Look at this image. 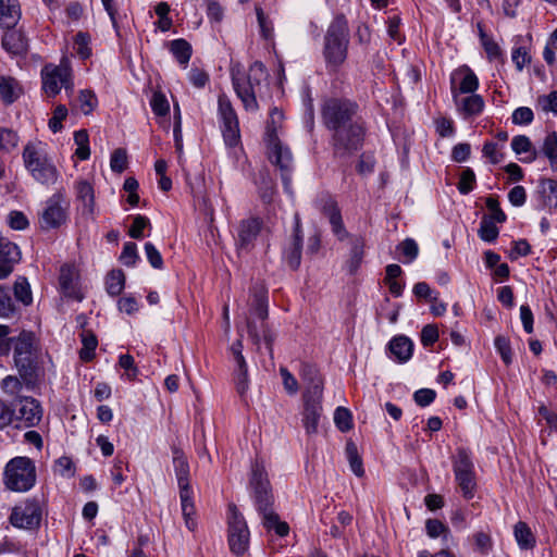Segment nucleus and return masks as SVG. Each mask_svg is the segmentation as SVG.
<instances>
[{
  "label": "nucleus",
  "mask_w": 557,
  "mask_h": 557,
  "mask_svg": "<svg viewBox=\"0 0 557 557\" xmlns=\"http://www.w3.org/2000/svg\"><path fill=\"white\" fill-rule=\"evenodd\" d=\"M54 471L62 476H73L74 475V463L70 457L63 456L60 457L54 465Z\"/></svg>",
  "instance_id": "obj_63"
},
{
  "label": "nucleus",
  "mask_w": 557,
  "mask_h": 557,
  "mask_svg": "<svg viewBox=\"0 0 557 557\" xmlns=\"http://www.w3.org/2000/svg\"><path fill=\"white\" fill-rule=\"evenodd\" d=\"M284 389L289 395H296L299 391V385L296 377L284 367L280 368Z\"/></svg>",
  "instance_id": "obj_55"
},
{
  "label": "nucleus",
  "mask_w": 557,
  "mask_h": 557,
  "mask_svg": "<svg viewBox=\"0 0 557 557\" xmlns=\"http://www.w3.org/2000/svg\"><path fill=\"white\" fill-rule=\"evenodd\" d=\"M22 89L17 81L11 76H0V98L4 104L13 103Z\"/></svg>",
  "instance_id": "obj_30"
},
{
  "label": "nucleus",
  "mask_w": 557,
  "mask_h": 557,
  "mask_svg": "<svg viewBox=\"0 0 557 557\" xmlns=\"http://www.w3.org/2000/svg\"><path fill=\"white\" fill-rule=\"evenodd\" d=\"M512 62L516 65V69L521 72L525 65L531 63V55L528 52L525 47H516L512 49L511 53Z\"/></svg>",
  "instance_id": "obj_51"
},
{
  "label": "nucleus",
  "mask_w": 557,
  "mask_h": 557,
  "mask_svg": "<svg viewBox=\"0 0 557 557\" xmlns=\"http://www.w3.org/2000/svg\"><path fill=\"white\" fill-rule=\"evenodd\" d=\"M70 202L61 194L57 193L49 197L39 213V225L42 230L49 231L64 225L69 219Z\"/></svg>",
  "instance_id": "obj_12"
},
{
  "label": "nucleus",
  "mask_w": 557,
  "mask_h": 557,
  "mask_svg": "<svg viewBox=\"0 0 557 557\" xmlns=\"http://www.w3.org/2000/svg\"><path fill=\"white\" fill-rule=\"evenodd\" d=\"M74 44H75V50L81 58L87 59L90 57V54H91V49L89 47L90 37L88 34L79 32L75 36Z\"/></svg>",
  "instance_id": "obj_49"
},
{
  "label": "nucleus",
  "mask_w": 557,
  "mask_h": 557,
  "mask_svg": "<svg viewBox=\"0 0 557 557\" xmlns=\"http://www.w3.org/2000/svg\"><path fill=\"white\" fill-rule=\"evenodd\" d=\"M513 535L521 549H532L535 546V537L525 522L519 521L515 524Z\"/></svg>",
  "instance_id": "obj_32"
},
{
  "label": "nucleus",
  "mask_w": 557,
  "mask_h": 557,
  "mask_svg": "<svg viewBox=\"0 0 557 557\" xmlns=\"http://www.w3.org/2000/svg\"><path fill=\"white\" fill-rule=\"evenodd\" d=\"M14 312V301L9 288L0 285V317L8 318Z\"/></svg>",
  "instance_id": "obj_46"
},
{
  "label": "nucleus",
  "mask_w": 557,
  "mask_h": 557,
  "mask_svg": "<svg viewBox=\"0 0 557 557\" xmlns=\"http://www.w3.org/2000/svg\"><path fill=\"white\" fill-rule=\"evenodd\" d=\"M66 116H67L66 107L63 104L58 106L53 111V115L49 120V123H48L49 128L53 133H58L62 128V121L65 120Z\"/></svg>",
  "instance_id": "obj_57"
},
{
  "label": "nucleus",
  "mask_w": 557,
  "mask_h": 557,
  "mask_svg": "<svg viewBox=\"0 0 557 557\" xmlns=\"http://www.w3.org/2000/svg\"><path fill=\"white\" fill-rule=\"evenodd\" d=\"M2 47L11 54H22L27 50V39L20 30H11L4 34Z\"/></svg>",
  "instance_id": "obj_28"
},
{
  "label": "nucleus",
  "mask_w": 557,
  "mask_h": 557,
  "mask_svg": "<svg viewBox=\"0 0 557 557\" xmlns=\"http://www.w3.org/2000/svg\"><path fill=\"white\" fill-rule=\"evenodd\" d=\"M455 481L465 499H472L476 493L478 483L474 465L470 451L459 448L453 458Z\"/></svg>",
  "instance_id": "obj_8"
},
{
  "label": "nucleus",
  "mask_w": 557,
  "mask_h": 557,
  "mask_svg": "<svg viewBox=\"0 0 557 557\" xmlns=\"http://www.w3.org/2000/svg\"><path fill=\"white\" fill-rule=\"evenodd\" d=\"M21 17L17 0H0V27L12 28Z\"/></svg>",
  "instance_id": "obj_26"
},
{
  "label": "nucleus",
  "mask_w": 557,
  "mask_h": 557,
  "mask_svg": "<svg viewBox=\"0 0 557 557\" xmlns=\"http://www.w3.org/2000/svg\"><path fill=\"white\" fill-rule=\"evenodd\" d=\"M249 485L253 492L256 506L274 502L265 465L260 459H256L251 465Z\"/></svg>",
  "instance_id": "obj_15"
},
{
  "label": "nucleus",
  "mask_w": 557,
  "mask_h": 557,
  "mask_svg": "<svg viewBox=\"0 0 557 557\" xmlns=\"http://www.w3.org/2000/svg\"><path fill=\"white\" fill-rule=\"evenodd\" d=\"M283 117V113L278 109H273L270 114L271 122L267 127V146L269 159L272 163L277 165L282 171V178L287 185V173L292 165V154L288 148L284 147L276 135V128L274 125L278 123Z\"/></svg>",
  "instance_id": "obj_6"
},
{
  "label": "nucleus",
  "mask_w": 557,
  "mask_h": 557,
  "mask_svg": "<svg viewBox=\"0 0 557 557\" xmlns=\"http://www.w3.org/2000/svg\"><path fill=\"white\" fill-rule=\"evenodd\" d=\"M389 349L400 362H405L412 356L413 344L406 336H397L391 341Z\"/></svg>",
  "instance_id": "obj_31"
},
{
  "label": "nucleus",
  "mask_w": 557,
  "mask_h": 557,
  "mask_svg": "<svg viewBox=\"0 0 557 557\" xmlns=\"http://www.w3.org/2000/svg\"><path fill=\"white\" fill-rule=\"evenodd\" d=\"M400 259L404 262H412L418 253H419V247L414 239L412 238H406L400 244H398L396 248Z\"/></svg>",
  "instance_id": "obj_38"
},
{
  "label": "nucleus",
  "mask_w": 557,
  "mask_h": 557,
  "mask_svg": "<svg viewBox=\"0 0 557 557\" xmlns=\"http://www.w3.org/2000/svg\"><path fill=\"white\" fill-rule=\"evenodd\" d=\"M262 222L258 218H249L240 222L238 227L237 247L249 250L261 231Z\"/></svg>",
  "instance_id": "obj_22"
},
{
  "label": "nucleus",
  "mask_w": 557,
  "mask_h": 557,
  "mask_svg": "<svg viewBox=\"0 0 557 557\" xmlns=\"http://www.w3.org/2000/svg\"><path fill=\"white\" fill-rule=\"evenodd\" d=\"M300 376L306 383L304 393L302 425L308 435L318 433L322 416L323 380L317 368L309 363L301 364Z\"/></svg>",
  "instance_id": "obj_1"
},
{
  "label": "nucleus",
  "mask_w": 557,
  "mask_h": 557,
  "mask_svg": "<svg viewBox=\"0 0 557 557\" xmlns=\"http://www.w3.org/2000/svg\"><path fill=\"white\" fill-rule=\"evenodd\" d=\"M357 106L349 100L329 99L324 102L322 116L324 124L335 132L346 125L358 122L355 120Z\"/></svg>",
  "instance_id": "obj_10"
},
{
  "label": "nucleus",
  "mask_w": 557,
  "mask_h": 557,
  "mask_svg": "<svg viewBox=\"0 0 557 557\" xmlns=\"http://www.w3.org/2000/svg\"><path fill=\"white\" fill-rule=\"evenodd\" d=\"M74 141L77 145L75 154L81 160H87L90 156L88 133L85 129L75 132Z\"/></svg>",
  "instance_id": "obj_42"
},
{
  "label": "nucleus",
  "mask_w": 557,
  "mask_h": 557,
  "mask_svg": "<svg viewBox=\"0 0 557 557\" xmlns=\"http://www.w3.org/2000/svg\"><path fill=\"white\" fill-rule=\"evenodd\" d=\"M150 106L154 114L159 116H165L170 112L169 101L166 100L165 96L160 91L153 92L152 98L150 100Z\"/></svg>",
  "instance_id": "obj_48"
},
{
  "label": "nucleus",
  "mask_w": 557,
  "mask_h": 557,
  "mask_svg": "<svg viewBox=\"0 0 557 557\" xmlns=\"http://www.w3.org/2000/svg\"><path fill=\"white\" fill-rule=\"evenodd\" d=\"M219 114L222 122L238 120L235 110L226 95L219 96Z\"/></svg>",
  "instance_id": "obj_45"
},
{
  "label": "nucleus",
  "mask_w": 557,
  "mask_h": 557,
  "mask_svg": "<svg viewBox=\"0 0 557 557\" xmlns=\"http://www.w3.org/2000/svg\"><path fill=\"white\" fill-rule=\"evenodd\" d=\"M251 306L252 314L258 318L261 323L258 325L251 318L247 319L249 337L256 345H259L261 337L270 344L271 338L269 335L268 324L265 323V320L268 319V289L261 283L256 284L252 288Z\"/></svg>",
  "instance_id": "obj_7"
},
{
  "label": "nucleus",
  "mask_w": 557,
  "mask_h": 557,
  "mask_svg": "<svg viewBox=\"0 0 557 557\" xmlns=\"http://www.w3.org/2000/svg\"><path fill=\"white\" fill-rule=\"evenodd\" d=\"M364 129L360 122H355L333 132L334 152L346 157L361 147Z\"/></svg>",
  "instance_id": "obj_13"
},
{
  "label": "nucleus",
  "mask_w": 557,
  "mask_h": 557,
  "mask_svg": "<svg viewBox=\"0 0 557 557\" xmlns=\"http://www.w3.org/2000/svg\"><path fill=\"white\" fill-rule=\"evenodd\" d=\"M5 485L15 492L28 491L36 481L35 466L27 457H15L5 466Z\"/></svg>",
  "instance_id": "obj_9"
},
{
  "label": "nucleus",
  "mask_w": 557,
  "mask_h": 557,
  "mask_svg": "<svg viewBox=\"0 0 557 557\" xmlns=\"http://www.w3.org/2000/svg\"><path fill=\"white\" fill-rule=\"evenodd\" d=\"M334 422L342 432L349 431L352 428L350 411L344 407H338L334 413Z\"/></svg>",
  "instance_id": "obj_47"
},
{
  "label": "nucleus",
  "mask_w": 557,
  "mask_h": 557,
  "mask_svg": "<svg viewBox=\"0 0 557 557\" xmlns=\"http://www.w3.org/2000/svg\"><path fill=\"white\" fill-rule=\"evenodd\" d=\"M228 545L232 553L243 555L249 547L250 532L244 516L234 504L228 505Z\"/></svg>",
  "instance_id": "obj_11"
},
{
  "label": "nucleus",
  "mask_w": 557,
  "mask_h": 557,
  "mask_svg": "<svg viewBox=\"0 0 557 557\" xmlns=\"http://www.w3.org/2000/svg\"><path fill=\"white\" fill-rule=\"evenodd\" d=\"M540 190L549 207H557V181L552 178L541 180Z\"/></svg>",
  "instance_id": "obj_41"
},
{
  "label": "nucleus",
  "mask_w": 557,
  "mask_h": 557,
  "mask_svg": "<svg viewBox=\"0 0 557 557\" xmlns=\"http://www.w3.org/2000/svg\"><path fill=\"white\" fill-rule=\"evenodd\" d=\"M23 161L27 171L40 184L50 185L58 181L59 173L42 141H29L23 150Z\"/></svg>",
  "instance_id": "obj_3"
},
{
  "label": "nucleus",
  "mask_w": 557,
  "mask_h": 557,
  "mask_svg": "<svg viewBox=\"0 0 557 557\" xmlns=\"http://www.w3.org/2000/svg\"><path fill=\"white\" fill-rule=\"evenodd\" d=\"M14 419L20 425L32 428L42 419V408L39 401L33 397H21L14 404Z\"/></svg>",
  "instance_id": "obj_16"
},
{
  "label": "nucleus",
  "mask_w": 557,
  "mask_h": 557,
  "mask_svg": "<svg viewBox=\"0 0 557 557\" xmlns=\"http://www.w3.org/2000/svg\"><path fill=\"white\" fill-rule=\"evenodd\" d=\"M77 282L78 281H61L60 290L65 297L81 301L84 296Z\"/></svg>",
  "instance_id": "obj_53"
},
{
  "label": "nucleus",
  "mask_w": 557,
  "mask_h": 557,
  "mask_svg": "<svg viewBox=\"0 0 557 557\" xmlns=\"http://www.w3.org/2000/svg\"><path fill=\"white\" fill-rule=\"evenodd\" d=\"M511 148L517 153H525L531 152V156L527 159H523L524 161H534L537 157L536 150H532V143L529 137L524 135H519L512 138L511 140Z\"/></svg>",
  "instance_id": "obj_37"
},
{
  "label": "nucleus",
  "mask_w": 557,
  "mask_h": 557,
  "mask_svg": "<svg viewBox=\"0 0 557 557\" xmlns=\"http://www.w3.org/2000/svg\"><path fill=\"white\" fill-rule=\"evenodd\" d=\"M98 106L96 94L90 89H82L76 100V108L85 115L90 114Z\"/></svg>",
  "instance_id": "obj_34"
},
{
  "label": "nucleus",
  "mask_w": 557,
  "mask_h": 557,
  "mask_svg": "<svg viewBox=\"0 0 557 557\" xmlns=\"http://www.w3.org/2000/svg\"><path fill=\"white\" fill-rule=\"evenodd\" d=\"M193 491L190 487L180 488V498L182 513L185 520V525L188 530L194 531L196 529V521L193 518L195 515V506L191 499Z\"/></svg>",
  "instance_id": "obj_29"
},
{
  "label": "nucleus",
  "mask_w": 557,
  "mask_h": 557,
  "mask_svg": "<svg viewBox=\"0 0 557 557\" xmlns=\"http://www.w3.org/2000/svg\"><path fill=\"white\" fill-rule=\"evenodd\" d=\"M222 133L224 141L228 147L238 145L240 140L238 120L222 122Z\"/></svg>",
  "instance_id": "obj_40"
},
{
  "label": "nucleus",
  "mask_w": 557,
  "mask_h": 557,
  "mask_svg": "<svg viewBox=\"0 0 557 557\" xmlns=\"http://www.w3.org/2000/svg\"><path fill=\"white\" fill-rule=\"evenodd\" d=\"M76 195L81 202L82 215L86 219H92L95 215V193L87 181H79L76 184Z\"/></svg>",
  "instance_id": "obj_25"
},
{
  "label": "nucleus",
  "mask_w": 557,
  "mask_h": 557,
  "mask_svg": "<svg viewBox=\"0 0 557 557\" xmlns=\"http://www.w3.org/2000/svg\"><path fill=\"white\" fill-rule=\"evenodd\" d=\"M542 152L548 159L553 171H557V134L548 133L544 138Z\"/></svg>",
  "instance_id": "obj_35"
},
{
  "label": "nucleus",
  "mask_w": 557,
  "mask_h": 557,
  "mask_svg": "<svg viewBox=\"0 0 557 557\" xmlns=\"http://www.w3.org/2000/svg\"><path fill=\"white\" fill-rule=\"evenodd\" d=\"M320 208L322 213L329 219L334 235L341 240L346 238L348 233L345 228L337 202L332 197L325 195L320 198Z\"/></svg>",
  "instance_id": "obj_19"
},
{
  "label": "nucleus",
  "mask_w": 557,
  "mask_h": 557,
  "mask_svg": "<svg viewBox=\"0 0 557 557\" xmlns=\"http://www.w3.org/2000/svg\"><path fill=\"white\" fill-rule=\"evenodd\" d=\"M41 510L37 503L27 502L15 506L12 510L10 521L14 527L32 529L39 524Z\"/></svg>",
  "instance_id": "obj_18"
},
{
  "label": "nucleus",
  "mask_w": 557,
  "mask_h": 557,
  "mask_svg": "<svg viewBox=\"0 0 557 557\" xmlns=\"http://www.w3.org/2000/svg\"><path fill=\"white\" fill-rule=\"evenodd\" d=\"M302 233L299 216H295V228L292 239L284 250V261L290 269H297L301 260Z\"/></svg>",
  "instance_id": "obj_21"
},
{
  "label": "nucleus",
  "mask_w": 557,
  "mask_h": 557,
  "mask_svg": "<svg viewBox=\"0 0 557 557\" xmlns=\"http://www.w3.org/2000/svg\"><path fill=\"white\" fill-rule=\"evenodd\" d=\"M110 166L113 172L122 173L127 168V154L123 149L113 151L110 160Z\"/></svg>",
  "instance_id": "obj_54"
},
{
  "label": "nucleus",
  "mask_w": 557,
  "mask_h": 557,
  "mask_svg": "<svg viewBox=\"0 0 557 557\" xmlns=\"http://www.w3.org/2000/svg\"><path fill=\"white\" fill-rule=\"evenodd\" d=\"M425 529L428 535L433 539L438 537L440 535L443 534L444 539L447 540V536L449 535L447 527L437 519L426 520Z\"/></svg>",
  "instance_id": "obj_52"
},
{
  "label": "nucleus",
  "mask_w": 557,
  "mask_h": 557,
  "mask_svg": "<svg viewBox=\"0 0 557 557\" xmlns=\"http://www.w3.org/2000/svg\"><path fill=\"white\" fill-rule=\"evenodd\" d=\"M235 386L240 397H244L249 388L248 369H235Z\"/></svg>",
  "instance_id": "obj_58"
},
{
  "label": "nucleus",
  "mask_w": 557,
  "mask_h": 557,
  "mask_svg": "<svg viewBox=\"0 0 557 557\" xmlns=\"http://www.w3.org/2000/svg\"><path fill=\"white\" fill-rule=\"evenodd\" d=\"M474 183V172L468 168L461 173L460 181L458 183V189L461 194L467 195L473 189Z\"/></svg>",
  "instance_id": "obj_60"
},
{
  "label": "nucleus",
  "mask_w": 557,
  "mask_h": 557,
  "mask_svg": "<svg viewBox=\"0 0 557 557\" xmlns=\"http://www.w3.org/2000/svg\"><path fill=\"white\" fill-rule=\"evenodd\" d=\"M453 100L457 111L465 117L479 115L484 109L483 98L475 92L466 95H457L455 92Z\"/></svg>",
  "instance_id": "obj_24"
},
{
  "label": "nucleus",
  "mask_w": 557,
  "mask_h": 557,
  "mask_svg": "<svg viewBox=\"0 0 557 557\" xmlns=\"http://www.w3.org/2000/svg\"><path fill=\"white\" fill-rule=\"evenodd\" d=\"M83 348L79 351V357L84 361H89L98 345L97 337L92 333H83L82 335Z\"/></svg>",
  "instance_id": "obj_43"
},
{
  "label": "nucleus",
  "mask_w": 557,
  "mask_h": 557,
  "mask_svg": "<svg viewBox=\"0 0 557 557\" xmlns=\"http://www.w3.org/2000/svg\"><path fill=\"white\" fill-rule=\"evenodd\" d=\"M539 104L545 112H553L557 115V91H552L539 98Z\"/></svg>",
  "instance_id": "obj_64"
},
{
  "label": "nucleus",
  "mask_w": 557,
  "mask_h": 557,
  "mask_svg": "<svg viewBox=\"0 0 557 557\" xmlns=\"http://www.w3.org/2000/svg\"><path fill=\"white\" fill-rule=\"evenodd\" d=\"M173 466L180 488L189 486V465L186 456L180 448H173Z\"/></svg>",
  "instance_id": "obj_27"
},
{
  "label": "nucleus",
  "mask_w": 557,
  "mask_h": 557,
  "mask_svg": "<svg viewBox=\"0 0 557 557\" xmlns=\"http://www.w3.org/2000/svg\"><path fill=\"white\" fill-rule=\"evenodd\" d=\"M498 223L496 220L483 216L480 228H479V236L484 242H494L499 234V230L496 225Z\"/></svg>",
  "instance_id": "obj_39"
},
{
  "label": "nucleus",
  "mask_w": 557,
  "mask_h": 557,
  "mask_svg": "<svg viewBox=\"0 0 557 557\" xmlns=\"http://www.w3.org/2000/svg\"><path fill=\"white\" fill-rule=\"evenodd\" d=\"M1 387L5 394L14 396L21 392L23 384L18 377L8 375L2 380Z\"/></svg>",
  "instance_id": "obj_61"
},
{
  "label": "nucleus",
  "mask_w": 557,
  "mask_h": 557,
  "mask_svg": "<svg viewBox=\"0 0 557 557\" xmlns=\"http://www.w3.org/2000/svg\"><path fill=\"white\" fill-rule=\"evenodd\" d=\"M232 82L237 97L247 111H257L258 98L262 99L267 89V71L261 62H255L246 74L232 72Z\"/></svg>",
  "instance_id": "obj_2"
},
{
  "label": "nucleus",
  "mask_w": 557,
  "mask_h": 557,
  "mask_svg": "<svg viewBox=\"0 0 557 557\" xmlns=\"http://www.w3.org/2000/svg\"><path fill=\"white\" fill-rule=\"evenodd\" d=\"M346 456L349 462L350 470L359 478L364 475L362 459L358 453L357 445L354 442L346 444Z\"/></svg>",
  "instance_id": "obj_36"
},
{
  "label": "nucleus",
  "mask_w": 557,
  "mask_h": 557,
  "mask_svg": "<svg viewBox=\"0 0 557 557\" xmlns=\"http://www.w3.org/2000/svg\"><path fill=\"white\" fill-rule=\"evenodd\" d=\"M486 208L490 210V214L485 215L486 218L496 220L498 223H504L506 221V214L499 207V202L497 199L493 197H487L485 200Z\"/></svg>",
  "instance_id": "obj_59"
},
{
  "label": "nucleus",
  "mask_w": 557,
  "mask_h": 557,
  "mask_svg": "<svg viewBox=\"0 0 557 557\" xmlns=\"http://www.w3.org/2000/svg\"><path fill=\"white\" fill-rule=\"evenodd\" d=\"M273 503L268 502L267 505L260 504L257 506L259 513L262 516V524L268 531H274L281 537L289 533V525L282 521L278 515L273 510Z\"/></svg>",
  "instance_id": "obj_20"
},
{
  "label": "nucleus",
  "mask_w": 557,
  "mask_h": 557,
  "mask_svg": "<svg viewBox=\"0 0 557 557\" xmlns=\"http://www.w3.org/2000/svg\"><path fill=\"white\" fill-rule=\"evenodd\" d=\"M18 135L11 128L0 127V149L10 151L17 147Z\"/></svg>",
  "instance_id": "obj_44"
},
{
  "label": "nucleus",
  "mask_w": 557,
  "mask_h": 557,
  "mask_svg": "<svg viewBox=\"0 0 557 557\" xmlns=\"http://www.w3.org/2000/svg\"><path fill=\"white\" fill-rule=\"evenodd\" d=\"M170 51L182 66H187L191 57V46L185 39L172 40Z\"/></svg>",
  "instance_id": "obj_33"
},
{
  "label": "nucleus",
  "mask_w": 557,
  "mask_h": 557,
  "mask_svg": "<svg viewBox=\"0 0 557 557\" xmlns=\"http://www.w3.org/2000/svg\"><path fill=\"white\" fill-rule=\"evenodd\" d=\"M349 37L347 22L337 16L327 28L324 38V57L329 64L341 65L347 57Z\"/></svg>",
  "instance_id": "obj_4"
},
{
  "label": "nucleus",
  "mask_w": 557,
  "mask_h": 557,
  "mask_svg": "<svg viewBox=\"0 0 557 557\" xmlns=\"http://www.w3.org/2000/svg\"><path fill=\"white\" fill-rule=\"evenodd\" d=\"M256 14L260 27L261 36L269 40L273 37V25L269 17L264 14L262 8L256 7Z\"/></svg>",
  "instance_id": "obj_50"
},
{
  "label": "nucleus",
  "mask_w": 557,
  "mask_h": 557,
  "mask_svg": "<svg viewBox=\"0 0 557 557\" xmlns=\"http://www.w3.org/2000/svg\"><path fill=\"white\" fill-rule=\"evenodd\" d=\"M41 76L42 89L50 97L58 95L62 87L66 90L73 88L71 71L64 61L60 65H46L42 69Z\"/></svg>",
  "instance_id": "obj_14"
},
{
  "label": "nucleus",
  "mask_w": 557,
  "mask_h": 557,
  "mask_svg": "<svg viewBox=\"0 0 557 557\" xmlns=\"http://www.w3.org/2000/svg\"><path fill=\"white\" fill-rule=\"evenodd\" d=\"M21 252L18 247L5 238H0V278L9 276L18 262Z\"/></svg>",
  "instance_id": "obj_23"
},
{
  "label": "nucleus",
  "mask_w": 557,
  "mask_h": 557,
  "mask_svg": "<svg viewBox=\"0 0 557 557\" xmlns=\"http://www.w3.org/2000/svg\"><path fill=\"white\" fill-rule=\"evenodd\" d=\"M479 88V78L475 73L468 66L462 65L456 69L450 75L451 96L473 94Z\"/></svg>",
  "instance_id": "obj_17"
},
{
  "label": "nucleus",
  "mask_w": 557,
  "mask_h": 557,
  "mask_svg": "<svg viewBox=\"0 0 557 557\" xmlns=\"http://www.w3.org/2000/svg\"><path fill=\"white\" fill-rule=\"evenodd\" d=\"M14 293L16 298L24 305H29L33 300L30 287L27 281H16L14 285Z\"/></svg>",
  "instance_id": "obj_62"
},
{
  "label": "nucleus",
  "mask_w": 557,
  "mask_h": 557,
  "mask_svg": "<svg viewBox=\"0 0 557 557\" xmlns=\"http://www.w3.org/2000/svg\"><path fill=\"white\" fill-rule=\"evenodd\" d=\"M494 344H495V348L498 351V354L500 355L503 361L506 364L511 363V361H512V354H511V348H510V344H509L508 338H506L504 336H497L495 338Z\"/></svg>",
  "instance_id": "obj_56"
},
{
  "label": "nucleus",
  "mask_w": 557,
  "mask_h": 557,
  "mask_svg": "<svg viewBox=\"0 0 557 557\" xmlns=\"http://www.w3.org/2000/svg\"><path fill=\"white\" fill-rule=\"evenodd\" d=\"M10 350L13 348L14 363L24 379L33 375L36 360V336L33 332L23 331L17 337H8Z\"/></svg>",
  "instance_id": "obj_5"
}]
</instances>
